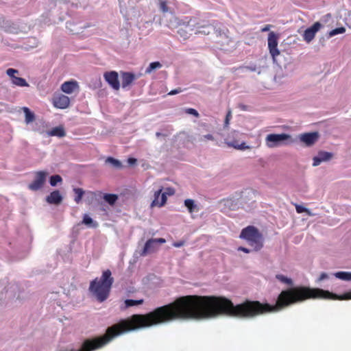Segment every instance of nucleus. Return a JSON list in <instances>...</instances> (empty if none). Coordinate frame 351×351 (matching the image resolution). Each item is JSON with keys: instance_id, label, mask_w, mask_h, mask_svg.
I'll use <instances>...</instances> for the list:
<instances>
[{"instance_id": "obj_45", "label": "nucleus", "mask_w": 351, "mask_h": 351, "mask_svg": "<svg viewBox=\"0 0 351 351\" xmlns=\"http://www.w3.org/2000/svg\"><path fill=\"white\" fill-rule=\"evenodd\" d=\"M204 140H209V141H213L214 137L211 134H206L202 136V141Z\"/></svg>"}, {"instance_id": "obj_37", "label": "nucleus", "mask_w": 351, "mask_h": 351, "mask_svg": "<svg viewBox=\"0 0 351 351\" xmlns=\"http://www.w3.org/2000/svg\"><path fill=\"white\" fill-rule=\"evenodd\" d=\"M7 75L11 77L12 80L14 79L15 74L19 73V71L14 69H8L6 71Z\"/></svg>"}, {"instance_id": "obj_6", "label": "nucleus", "mask_w": 351, "mask_h": 351, "mask_svg": "<svg viewBox=\"0 0 351 351\" xmlns=\"http://www.w3.org/2000/svg\"><path fill=\"white\" fill-rule=\"evenodd\" d=\"M70 99L68 96L62 93H56L52 98L53 106L58 109H66L70 106Z\"/></svg>"}, {"instance_id": "obj_20", "label": "nucleus", "mask_w": 351, "mask_h": 351, "mask_svg": "<svg viewBox=\"0 0 351 351\" xmlns=\"http://www.w3.org/2000/svg\"><path fill=\"white\" fill-rule=\"evenodd\" d=\"M335 276L343 280H351V272L348 271H338L336 272Z\"/></svg>"}, {"instance_id": "obj_3", "label": "nucleus", "mask_w": 351, "mask_h": 351, "mask_svg": "<svg viewBox=\"0 0 351 351\" xmlns=\"http://www.w3.org/2000/svg\"><path fill=\"white\" fill-rule=\"evenodd\" d=\"M239 237L246 240L255 251L260 250L263 246V236L254 226H249L243 228Z\"/></svg>"}, {"instance_id": "obj_18", "label": "nucleus", "mask_w": 351, "mask_h": 351, "mask_svg": "<svg viewBox=\"0 0 351 351\" xmlns=\"http://www.w3.org/2000/svg\"><path fill=\"white\" fill-rule=\"evenodd\" d=\"M195 34L208 35L210 32L211 25L209 23L201 24L198 22V25L193 27Z\"/></svg>"}, {"instance_id": "obj_43", "label": "nucleus", "mask_w": 351, "mask_h": 351, "mask_svg": "<svg viewBox=\"0 0 351 351\" xmlns=\"http://www.w3.org/2000/svg\"><path fill=\"white\" fill-rule=\"evenodd\" d=\"M182 90L180 88H176V89H174V90H171L168 95H176V94H178V93H181Z\"/></svg>"}, {"instance_id": "obj_22", "label": "nucleus", "mask_w": 351, "mask_h": 351, "mask_svg": "<svg viewBox=\"0 0 351 351\" xmlns=\"http://www.w3.org/2000/svg\"><path fill=\"white\" fill-rule=\"evenodd\" d=\"M184 205L188 208L189 213H193L197 210V205L191 199H186L184 200Z\"/></svg>"}, {"instance_id": "obj_11", "label": "nucleus", "mask_w": 351, "mask_h": 351, "mask_svg": "<svg viewBox=\"0 0 351 351\" xmlns=\"http://www.w3.org/2000/svg\"><path fill=\"white\" fill-rule=\"evenodd\" d=\"M321 27L322 24L319 22H315L311 27L307 28L302 35L304 40L307 43L311 42Z\"/></svg>"}, {"instance_id": "obj_34", "label": "nucleus", "mask_w": 351, "mask_h": 351, "mask_svg": "<svg viewBox=\"0 0 351 351\" xmlns=\"http://www.w3.org/2000/svg\"><path fill=\"white\" fill-rule=\"evenodd\" d=\"M178 34L180 36L181 38L185 39H187L191 34V33L188 32L186 29H184L183 28H180L178 30Z\"/></svg>"}, {"instance_id": "obj_24", "label": "nucleus", "mask_w": 351, "mask_h": 351, "mask_svg": "<svg viewBox=\"0 0 351 351\" xmlns=\"http://www.w3.org/2000/svg\"><path fill=\"white\" fill-rule=\"evenodd\" d=\"M12 83L14 85H16L18 86L24 87V86H28L29 84L26 82V80L24 78L20 77H14V79L12 80Z\"/></svg>"}, {"instance_id": "obj_40", "label": "nucleus", "mask_w": 351, "mask_h": 351, "mask_svg": "<svg viewBox=\"0 0 351 351\" xmlns=\"http://www.w3.org/2000/svg\"><path fill=\"white\" fill-rule=\"evenodd\" d=\"M322 162H323V161H322V160H321V158H319L318 156H315L313 158V165L314 167L318 166Z\"/></svg>"}, {"instance_id": "obj_7", "label": "nucleus", "mask_w": 351, "mask_h": 351, "mask_svg": "<svg viewBox=\"0 0 351 351\" xmlns=\"http://www.w3.org/2000/svg\"><path fill=\"white\" fill-rule=\"evenodd\" d=\"M165 242L166 240L163 238L148 239L145 244V246L141 255L145 256L147 254L154 252L157 250V243L162 244L165 243Z\"/></svg>"}, {"instance_id": "obj_19", "label": "nucleus", "mask_w": 351, "mask_h": 351, "mask_svg": "<svg viewBox=\"0 0 351 351\" xmlns=\"http://www.w3.org/2000/svg\"><path fill=\"white\" fill-rule=\"evenodd\" d=\"M47 135L50 136L64 137L66 136V132L63 126H58L53 128L47 132Z\"/></svg>"}, {"instance_id": "obj_25", "label": "nucleus", "mask_w": 351, "mask_h": 351, "mask_svg": "<svg viewBox=\"0 0 351 351\" xmlns=\"http://www.w3.org/2000/svg\"><path fill=\"white\" fill-rule=\"evenodd\" d=\"M106 163H110L112 165L114 168L116 169H121L122 168V164L121 162L112 157H108L106 159Z\"/></svg>"}, {"instance_id": "obj_8", "label": "nucleus", "mask_w": 351, "mask_h": 351, "mask_svg": "<svg viewBox=\"0 0 351 351\" xmlns=\"http://www.w3.org/2000/svg\"><path fill=\"white\" fill-rule=\"evenodd\" d=\"M104 77L112 88L115 90H119L120 83L119 80V75L117 71H106L104 74Z\"/></svg>"}, {"instance_id": "obj_44", "label": "nucleus", "mask_w": 351, "mask_h": 351, "mask_svg": "<svg viewBox=\"0 0 351 351\" xmlns=\"http://www.w3.org/2000/svg\"><path fill=\"white\" fill-rule=\"evenodd\" d=\"M185 243V241H178V242H174L173 243V246L176 247H182L184 245Z\"/></svg>"}, {"instance_id": "obj_47", "label": "nucleus", "mask_w": 351, "mask_h": 351, "mask_svg": "<svg viewBox=\"0 0 351 351\" xmlns=\"http://www.w3.org/2000/svg\"><path fill=\"white\" fill-rule=\"evenodd\" d=\"M271 27V26L270 25H266L265 27H263L261 29V32H268L270 29Z\"/></svg>"}, {"instance_id": "obj_35", "label": "nucleus", "mask_w": 351, "mask_h": 351, "mask_svg": "<svg viewBox=\"0 0 351 351\" xmlns=\"http://www.w3.org/2000/svg\"><path fill=\"white\" fill-rule=\"evenodd\" d=\"M160 9L163 13H166L169 11V8L167 6V2L166 1L160 0Z\"/></svg>"}, {"instance_id": "obj_51", "label": "nucleus", "mask_w": 351, "mask_h": 351, "mask_svg": "<svg viewBox=\"0 0 351 351\" xmlns=\"http://www.w3.org/2000/svg\"><path fill=\"white\" fill-rule=\"evenodd\" d=\"M156 136L159 137V136H162V134L160 132H156Z\"/></svg>"}, {"instance_id": "obj_14", "label": "nucleus", "mask_w": 351, "mask_h": 351, "mask_svg": "<svg viewBox=\"0 0 351 351\" xmlns=\"http://www.w3.org/2000/svg\"><path fill=\"white\" fill-rule=\"evenodd\" d=\"M162 189H160L158 191H156L154 193V199L152 203V206H162L165 204L167 202V195L165 193H162Z\"/></svg>"}, {"instance_id": "obj_49", "label": "nucleus", "mask_w": 351, "mask_h": 351, "mask_svg": "<svg viewBox=\"0 0 351 351\" xmlns=\"http://www.w3.org/2000/svg\"><path fill=\"white\" fill-rule=\"evenodd\" d=\"M243 68L246 69L247 70L251 71H255L256 70V66H244Z\"/></svg>"}, {"instance_id": "obj_15", "label": "nucleus", "mask_w": 351, "mask_h": 351, "mask_svg": "<svg viewBox=\"0 0 351 351\" xmlns=\"http://www.w3.org/2000/svg\"><path fill=\"white\" fill-rule=\"evenodd\" d=\"M180 26H184L189 28V32L194 31V27L198 25V21L196 18L186 17L184 19L180 20L178 23Z\"/></svg>"}, {"instance_id": "obj_23", "label": "nucleus", "mask_w": 351, "mask_h": 351, "mask_svg": "<svg viewBox=\"0 0 351 351\" xmlns=\"http://www.w3.org/2000/svg\"><path fill=\"white\" fill-rule=\"evenodd\" d=\"M73 191L75 194L74 200L77 204H79L81 202L82 197L84 194V191L81 188H75L73 189Z\"/></svg>"}, {"instance_id": "obj_30", "label": "nucleus", "mask_w": 351, "mask_h": 351, "mask_svg": "<svg viewBox=\"0 0 351 351\" xmlns=\"http://www.w3.org/2000/svg\"><path fill=\"white\" fill-rule=\"evenodd\" d=\"M104 199L110 205H113L117 199V196L114 194H106L104 195Z\"/></svg>"}, {"instance_id": "obj_21", "label": "nucleus", "mask_w": 351, "mask_h": 351, "mask_svg": "<svg viewBox=\"0 0 351 351\" xmlns=\"http://www.w3.org/2000/svg\"><path fill=\"white\" fill-rule=\"evenodd\" d=\"M23 111L25 115V122L27 123H29L35 119V116L33 112H32L27 107L23 108Z\"/></svg>"}, {"instance_id": "obj_13", "label": "nucleus", "mask_w": 351, "mask_h": 351, "mask_svg": "<svg viewBox=\"0 0 351 351\" xmlns=\"http://www.w3.org/2000/svg\"><path fill=\"white\" fill-rule=\"evenodd\" d=\"M121 86L123 88L130 86L136 79V76L130 72H121Z\"/></svg>"}, {"instance_id": "obj_50", "label": "nucleus", "mask_w": 351, "mask_h": 351, "mask_svg": "<svg viewBox=\"0 0 351 351\" xmlns=\"http://www.w3.org/2000/svg\"><path fill=\"white\" fill-rule=\"evenodd\" d=\"M224 205L226 206L230 207V199H229L224 200Z\"/></svg>"}, {"instance_id": "obj_16", "label": "nucleus", "mask_w": 351, "mask_h": 351, "mask_svg": "<svg viewBox=\"0 0 351 351\" xmlns=\"http://www.w3.org/2000/svg\"><path fill=\"white\" fill-rule=\"evenodd\" d=\"M226 143L229 147H233L238 150H245L251 149V147L246 145L245 142L239 143L238 140L230 141V136L226 139Z\"/></svg>"}, {"instance_id": "obj_42", "label": "nucleus", "mask_w": 351, "mask_h": 351, "mask_svg": "<svg viewBox=\"0 0 351 351\" xmlns=\"http://www.w3.org/2000/svg\"><path fill=\"white\" fill-rule=\"evenodd\" d=\"M327 278H328V275L326 273L323 272L320 274L317 281L320 282Z\"/></svg>"}, {"instance_id": "obj_10", "label": "nucleus", "mask_w": 351, "mask_h": 351, "mask_svg": "<svg viewBox=\"0 0 351 351\" xmlns=\"http://www.w3.org/2000/svg\"><path fill=\"white\" fill-rule=\"evenodd\" d=\"M319 137V133L317 132H313L301 134L299 136V139L306 146L311 147L318 141Z\"/></svg>"}, {"instance_id": "obj_12", "label": "nucleus", "mask_w": 351, "mask_h": 351, "mask_svg": "<svg viewBox=\"0 0 351 351\" xmlns=\"http://www.w3.org/2000/svg\"><path fill=\"white\" fill-rule=\"evenodd\" d=\"M61 90L66 94H72L80 89L79 84L75 80H69L64 82L60 86Z\"/></svg>"}, {"instance_id": "obj_29", "label": "nucleus", "mask_w": 351, "mask_h": 351, "mask_svg": "<svg viewBox=\"0 0 351 351\" xmlns=\"http://www.w3.org/2000/svg\"><path fill=\"white\" fill-rule=\"evenodd\" d=\"M143 302V300H142V299H141V300H131V299H129V300H126L125 301V304L126 307H130V306H135V305L142 304Z\"/></svg>"}, {"instance_id": "obj_36", "label": "nucleus", "mask_w": 351, "mask_h": 351, "mask_svg": "<svg viewBox=\"0 0 351 351\" xmlns=\"http://www.w3.org/2000/svg\"><path fill=\"white\" fill-rule=\"evenodd\" d=\"M184 110L186 114H192L195 117H199V116L198 112L194 108H185Z\"/></svg>"}, {"instance_id": "obj_46", "label": "nucleus", "mask_w": 351, "mask_h": 351, "mask_svg": "<svg viewBox=\"0 0 351 351\" xmlns=\"http://www.w3.org/2000/svg\"><path fill=\"white\" fill-rule=\"evenodd\" d=\"M128 162L130 164V165H134L136 162V158H129L128 159Z\"/></svg>"}, {"instance_id": "obj_28", "label": "nucleus", "mask_w": 351, "mask_h": 351, "mask_svg": "<svg viewBox=\"0 0 351 351\" xmlns=\"http://www.w3.org/2000/svg\"><path fill=\"white\" fill-rule=\"evenodd\" d=\"M62 182V178L59 175H54L50 177L49 183L52 186H56L58 183Z\"/></svg>"}, {"instance_id": "obj_2", "label": "nucleus", "mask_w": 351, "mask_h": 351, "mask_svg": "<svg viewBox=\"0 0 351 351\" xmlns=\"http://www.w3.org/2000/svg\"><path fill=\"white\" fill-rule=\"evenodd\" d=\"M113 282L112 272L108 269L102 272L100 278H95L90 282L88 290L98 302H102L109 297Z\"/></svg>"}, {"instance_id": "obj_39", "label": "nucleus", "mask_w": 351, "mask_h": 351, "mask_svg": "<svg viewBox=\"0 0 351 351\" xmlns=\"http://www.w3.org/2000/svg\"><path fill=\"white\" fill-rule=\"evenodd\" d=\"M83 223L86 225H90L93 223V219L87 215H85L83 218Z\"/></svg>"}, {"instance_id": "obj_1", "label": "nucleus", "mask_w": 351, "mask_h": 351, "mask_svg": "<svg viewBox=\"0 0 351 351\" xmlns=\"http://www.w3.org/2000/svg\"><path fill=\"white\" fill-rule=\"evenodd\" d=\"M263 308H154L145 315H134L109 326L103 335L86 339L77 351H95L111 342L114 338L143 328L152 327L176 319L201 320L219 316L237 318L254 317L263 314Z\"/></svg>"}, {"instance_id": "obj_26", "label": "nucleus", "mask_w": 351, "mask_h": 351, "mask_svg": "<svg viewBox=\"0 0 351 351\" xmlns=\"http://www.w3.org/2000/svg\"><path fill=\"white\" fill-rule=\"evenodd\" d=\"M276 279H278L281 282L285 283L287 285L291 286L293 285V280L291 278H287V276H285L282 274H277L276 276Z\"/></svg>"}, {"instance_id": "obj_33", "label": "nucleus", "mask_w": 351, "mask_h": 351, "mask_svg": "<svg viewBox=\"0 0 351 351\" xmlns=\"http://www.w3.org/2000/svg\"><path fill=\"white\" fill-rule=\"evenodd\" d=\"M295 210H296V212L298 213H306L309 216H312L313 215V214L311 213V212L308 209H307V208H306L304 206H300V205L296 204L295 205Z\"/></svg>"}, {"instance_id": "obj_27", "label": "nucleus", "mask_w": 351, "mask_h": 351, "mask_svg": "<svg viewBox=\"0 0 351 351\" xmlns=\"http://www.w3.org/2000/svg\"><path fill=\"white\" fill-rule=\"evenodd\" d=\"M162 66V64L159 62H154L149 64V66L146 69L145 73H150L154 69H160Z\"/></svg>"}, {"instance_id": "obj_9", "label": "nucleus", "mask_w": 351, "mask_h": 351, "mask_svg": "<svg viewBox=\"0 0 351 351\" xmlns=\"http://www.w3.org/2000/svg\"><path fill=\"white\" fill-rule=\"evenodd\" d=\"M268 48L274 59L280 54L278 49V36L274 32H271L268 35Z\"/></svg>"}, {"instance_id": "obj_32", "label": "nucleus", "mask_w": 351, "mask_h": 351, "mask_svg": "<svg viewBox=\"0 0 351 351\" xmlns=\"http://www.w3.org/2000/svg\"><path fill=\"white\" fill-rule=\"evenodd\" d=\"M318 156L321 158V160H322V161H327L329 160L332 157V154L327 152H319L318 153Z\"/></svg>"}, {"instance_id": "obj_4", "label": "nucleus", "mask_w": 351, "mask_h": 351, "mask_svg": "<svg viewBox=\"0 0 351 351\" xmlns=\"http://www.w3.org/2000/svg\"><path fill=\"white\" fill-rule=\"evenodd\" d=\"M289 138L291 136L285 133L269 134L265 138V143L268 147L273 148L282 145L283 141Z\"/></svg>"}, {"instance_id": "obj_38", "label": "nucleus", "mask_w": 351, "mask_h": 351, "mask_svg": "<svg viewBox=\"0 0 351 351\" xmlns=\"http://www.w3.org/2000/svg\"><path fill=\"white\" fill-rule=\"evenodd\" d=\"M232 118L231 111L229 110L226 116L225 121H224V127L227 128L229 125L230 121Z\"/></svg>"}, {"instance_id": "obj_41", "label": "nucleus", "mask_w": 351, "mask_h": 351, "mask_svg": "<svg viewBox=\"0 0 351 351\" xmlns=\"http://www.w3.org/2000/svg\"><path fill=\"white\" fill-rule=\"evenodd\" d=\"M164 193L168 195H173L175 193V189L171 187H168L165 189V192Z\"/></svg>"}, {"instance_id": "obj_17", "label": "nucleus", "mask_w": 351, "mask_h": 351, "mask_svg": "<svg viewBox=\"0 0 351 351\" xmlns=\"http://www.w3.org/2000/svg\"><path fill=\"white\" fill-rule=\"evenodd\" d=\"M46 201L50 204L58 205L62 202V196L59 191L56 190L47 196Z\"/></svg>"}, {"instance_id": "obj_31", "label": "nucleus", "mask_w": 351, "mask_h": 351, "mask_svg": "<svg viewBox=\"0 0 351 351\" xmlns=\"http://www.w3.org/2000/svg\"><path fill=\"white\" fill-rule=\"evenodd\" d=\"M345 32H346V28L343 27H337V28H335V29L331 30L328 33V36H329V37H332L339 34H343V33H345Z\"/></svg>"}, {"instance_id": "obj_5", "label": "nucleus", "mask_w": 351, "mask_h": 351, "mask_svg": "<svg viewBox=\"0 0 351 351\" xmlns=\"http://www.w3.org/2000/svg\"><path fill=\"white\" fill-rule=\"evenodd\" d=\"M47 176V173L46 171H36L34 180L28 185L29 189L36 191L42 189L46 182Z\"/></svg>"}, {"instance_id": "obj_48", "label": "nucleus", "mask_w": 351, "mask_h": 351, "mask_svg": "<svg viewBox=\"0 0 351 351\" xmlns=\"http://www.w3.org/2000/svg\"><path fill=\"white\" fill-rule=\"evenodd\" d=\"M238 250L239 251H242V252H243L245 253H249L250 252V250L246 248V247H239L238 248Z\"/></svg>"}]
</instances>
